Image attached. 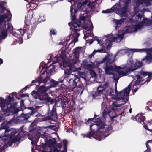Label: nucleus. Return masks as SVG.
I'll return each mask as SVG.
<instances>
[{
    "label": "nucleus",
    "mask_w": 152,
    "mask_h": 152,
    "mask_svg": "<svg viewBox=\"0 0 152 152\" xmlns=\"http://www.w3.org/2000/svg\"><path fill=\"white\" fill-rule=\"evenodd\" d=\"M6 3L5 2L3 1L0 3V8L1 9L0 12L1 13H3L5 10L7 9L4 7V4Z\"/></svg>",
    "instance_id": "37"
},
{
    "label": "nucleus",
    "mask_w": 152,
    "mask_h": 152,
    "mask_svg": "<svg viewBox=\"0 0 152 152\" xmlns=\"http://www.w3.org/2000/svg\"><path fill=\"white\" fill-rule=\"evenodd\" d=\"M147 126H151L152 125V120H150V122H148L147 124Z\"/></svg>",
    "instance_id": "60"
},
{
    "label": "nucleus",
    "mask_w": 152,
    "mask_h": 152,
    "mask_svg": "<svg viewBox=\"0 0 152 152\" xmlns=\"http://www.w3.org/2000/svg\"><path fill=\"white\" fill-rule=\"evenodd\" d=\"M69 26H70V28L72 31L73 32L74 35L77 37H78L80 34L78 32L81 30V21L80 19L76 20L75 22L68 23Z\"/></svg>",
    "instance_id": "11"
},
{
    "label": "nucleus",
    "mask_w": 152,
    "mask_h": 152,
    "mask_svg": "<svg viewBox=\"0 0 152 152\" xmlns=\"http://www.w3.org/2000/svg\"><path fill=\"white\" fill-rule=\"evenodd\" d=\"M36 122L35 121H33L30 125L28 132L31 133L32 132L33 133H35V129L36 128Z\"/></svg>",
    "instance_id": "25"
},
{
    "label": "nucleus",
    "mask_w": 152,
    "mask_h": 152,
    "mask_svg": "<svg viewBox=\"0 0 152 152\" xmlns=\"http://www.w3.org/2000/svg\"><path fill=\"white\" fill-rule=\"evenodd\" d=\"M91 31H90L88 33H87V34H84V39H86V38L90 37L91 36Z\"/></svg>",
    "instance_id": "45"
},
{
    "label": "nucleus",
    "mask_w": 152,
    "mask_h": 152,
    "mask_svg": "<svg viewBox=\"0 0 152 152\" xmlns=\"http://www.w3.org/2000/svg\"><path fill=\"white\" fill-rule=\"evenodd\" d=\"M3 62V60L2 59L0 58V65L2 64Z\"/></svg>",
    "instance_id": "64"
},
{
    "label": "nucleus",
    "mask_w": 152,
    "mask_h": 152,
    "mask_svg": "<svg viewBox=\"0 0 152 152\" xmlns=\"http://www.w3.org/2000/svg\"><path fill=\"white\" fill-rule=\"evenodd\" d=\"M48 120H51V119L48 115L47 116L44 117L42 119V121H46Z\"/></svg>",
    "instance_id": "46"
},
{
    "label": "nucleus",
    "mask_w": 152,
    "mask_h": 152,
    "mask_svg": "<svg viewBox=\"0 0 152 152\" xmlns=\"http://www.w3.org/2000/svg\"><path fill=\"white\" fill-rule=\"evenodd\" d=\"M47 90L46 87L44 86H40L38 89L37 91L41 96L44 98V102L46 103L50 102V104H52L54 103L53 99L50 97H49L48 95L46 93Z\"/></svg>",
    "instance_id": "12"
},
{
    "label": "nucleus",
    "mask_w": 152,
    "mask_h": 152,
    "mask_svg": "<svg viewBox=\"0 0 152 152\" xmlns=\"http://www.w3.org/2000/svg\"><path fill=\"white\" fill-rule=\"evenodd\" d=\"M62 142H61V143H58L57 145V148H59V150H60L61 148V147H62Z\"/></svg>",
    "instance_id": "48"
},
{
    "label": "nucleus",
    "mask_w": 152,
    "mask_h": 152,
    "mask_svg": "<svg viewBox=\"0 0 152 152\" xmlns=\"http://www.w3.org/2000/svg\"><path fill=\"white\" fill-rule=\"evenodd\" d=\"M148 26H150L152 24V20L150 19L149 20L148 23Z\"/></svg>",
    "instance_id": "55"
},
{
    "label": "nucleus",
    "mask_w": 152,
    "mask_h": 152,
    "mask_svg": "<svg viewBox=\"0 0 152 152\" xmlns=\"http://www.w3.org/2000/svg\"><path fill=\"white\" fill-rule=\"evenodd\" d=\"M48 115L51 119V120L53 121H55L56 119L58 118L56 107L55 105L53 106L52 109L51 110H50V108L49 107Z\"/></svg>",
    "instance_id": "15"
},
{
    "label": "nucleus",
    "mask_w": 152,
    "mask_h": 152,
    "mask_svg": "<svg viewBox=\"0 0 152 152\" xmlns=\"http://www.w3.org/2000/svg\"><path fill=\"white\" fill-rule=\"evenodd\" d=\"M103 68L106 74L110 75L113 74V72L115 71L118 72L122 69L120 66H117L114 63V59H111L108 57L107 60L103 66Z\"/></svg>",
    "instance_id": "6"
},
{
    "label": "nucleus",
    "mask_w": 152,
    "mask_h": 152,
    "mask_svg": "<svg viewBox=\"0 0 152 152\" xmlns=\"http://www.w3.org/2000/svg\"><path fill=\"white\" fill-rule=\"evenodd\" d=\"M19 95L20 96V97H25L26 96L28 97L29 96L28 94H19Z\"/></svg>",
    "instance_id": "51"
},
{
    "label": "nucleus",
    "mask_w": 152,
    "mask_h": 152,
    "mask_svg": "<svg viewBox=\"0 0 152 152\" xmlns=\"http://www.w3.org/2000/svg\"><path fill=\"white\" fill-rule=\"evenodd\" d=\"M128 3H127L126 4H124V7L118 11L121 16H123L125 15L128 9Z\"/></svg>",
    "instance_id": "20"
},
{
    "label": "nucleus",
    "mask_w": 152,
    "mask_h": 152,
    "mask_svg": "<svg viewBox=\"0 0 152 152\" xmlns=\"http://www.w3.org/2000/svg\"><path fill=\"white\" fill-rule=\"evenodd\" d=\"M81 50V48L80 47H77L73 50V53L75 56L76 59H77L79 58L80 51Z\"/></svg>",
    "instance_id": "28"
},
{
    "label": "nucleus",
    "mask_w": 152,
    "mask_h": 152,
    "mask_svg": "<svg viewBox=\"0 0 152 152\" xmlns=\"http://www.w3.org/2000/svg\"><path fill=\"white\" fill-rule=\"evenodd\" d=\"M68 144V142L67 140L64 139L63 140V144L64 145V150L61 152H66L67 151V145Z\"/></svg>",
    "instance_id": "35"
},
{
    "label": "nucleus",
    "mask_w": 152,
    "mask_h": 152,
    "mask_svg": "<svg viewBox=\"0 0 152 152\" xmlns=\"http://www.w3.org/2000/svg\"><path fill=\"white\" fill-rule=\"evenodd\" d=\"M34 24L33 26L32 27H31V29L30 30L28 29V31H27V37L28 39L30 38L32 35L34 31L35 30V29L36 28V26L35 24V23H33Z\"/></svg>",
    "instance_id": "21"
},
{
    "label": "nucleus",
    "mask_w": 152,
    "mask_h": 152,
    "mask_svg": "<svg viewBox=\"0 0 152 152\" xmlns=\"http://www.w3.org/2000/svg\"><path fill=\"white\" fill-rule=\"evenodd\" d=\"M150 142H152V140H148L146 142V145L147 149L145 150V151H146L147 152H151L150 147L148 144V143Z\"/></svg>",
    "instance_id": "39"
},
{
    "label": "nucleus",
    "mask_w": 152,
    "mask_h": 152,
    "mask_svg": "<svg viewBox=\"0 0 152 152\" xmlns=\"http://www.w3.org/2000/svg\"><path fill=\"white\" fill-rule=\"evenodd\" d=\"M97 52H100V53H106V51L105 50H104L103 49H98L97 50H95L93 52V53H94V54L97 53Z\"/></svg>",
    "instance_id": "41"
},
{
    "label": "nucleus",
    "mask_w": 152,
    "mask_h": 152,
    "mask_svg": "<svg viewBox=\"0 0 152 152\" xmlns=\"http://www.w3.org/2000/svg\"><path fill=\"white\" fill-rule=\"evenodd\" d=\"M31 94L33 96L35 99H38L40 100H42L44 101V98L42 97L41 96V95H40L38 91H33L31 93Z\"/></svg>",
    "instance_id": "23"
},
{
    "label": "nucleus",
    "mask_w": 152,
    "mask_h": 152,
    "mask_svg": "<svg viewBox=\"0 0 152 152\" xmlns=\"http://www.w3.org/2000/svg\"><path fill=\"white\" fill-rule=\"evenodd\" d=\"M72 6L71 7L70 9V13L71 16L72 17V19L73 22H75L76 19V16L75 15V14L77 12V10L73 9V8L72 7Z\"/></svg>",
    "instance_id": "26"
},
{
    "label": "nucleus",
    "mask_w": 152,
    "mask_h": 152,
    "mask_svg": "<svg viewBox=\"0 0 152 152\" xmlns=\"http://www.w3.org/2000/svg\"><path fill=\"white\" fill-rule=\"evenodd\" d=\"M35 135H37V133H33L31 137H29V138L31 141V143L32 145L36 146L37 142L38 141V138L34 137Z\"/></svg>",
    "instance_id": "24"
},
{
    "label": "nucleus",
    "mask_w": 152,
    "mask_h": 152,
    "mask_svg": "<svg viewBox=\"0 0 152 152\" xmlns=\"http://www.w3.org/2000/svg\"><path fill=\"white\" fill-rule=\"evenodd\" d=\"M135 76L137 78V80L135 81L134 84L133 85V86H136L139 85L140 83V80L141 79L142 77L140 75H136Z\"/></svg>",
    "instance_id": "34"
},
{
    "label": "nucleus",
    "mask_w": 152,
    "mask_h": 152,
    "mask_svg": "<svg viewBox=\"0 0 152 152\" xmlns=\"http://www.w3.org/2000/svg\"><path fill=\"white\" fill-rule=\"evenodd\" d=\"M18 30L19 31L20 34H19L20 37H21V36H23L26 31V30L24 29H18Z\"/></svg>",
    "instance_id": "42"
},
{
    "label": "nucleus",
    "mask_w": 152,
    "mask_h": 152,
    "mask_svg": "<svg viewBox=\"0 0 152 152\" xmlns=\"http://www.w3.org/2000/svg\"><path fill=\"white\" fill-rule=\"evenodd\" d=\"M76 5H77L76 7L78 9L81 8H83L84 7H86L84 11L87 13L90 12L91 13H96L99 11L98 4L96 0L91 1V0H85L82 3L77 2Z\"/></svg>",
    "instance_id": "3"
},
{
    "label": "nucleus",
    "mask_w": 152,
    "mask_h": 152,
    "mask_svg": "<svg viewBox=\"0 0 152 152\" xmlns=\"http://www.w3.org/2000/svg\"><path fill=\"white\" fill-rule=\"evenodd\" d=\"M50 75H47L46 77L43 79L39 77H38V79H36L34 80H33L32 82L31 83L33 84L35 83L36 86H38L40 83H43L45 85L48 84V81L50 82V84L51 87H56L58 86L59 83H62L64 81V80H61L59 79L57 81H56L53 79H52L50 80L49 78L50 76Z\"/></svg>",
    "instance_id": "7"
},
{
    "label": "nucleus",
    "mask_w": 152,
    "mask_h": 152,
    "mask_svg": "<svg viewBox=\"0 0 152 152\" xmlns=\"http://www.w3.org/2000/svg\"><path fill=\"white\" fill-rule=\"evenodd\" d=\"M142 66L141 62H134L133 60L131 59L128 60L127 64L123 69L124 70L119 71L118 74L123 76H126L129 74V72L135 70Z\"/></svg>",
    "instance_id": "4"
},
{
    "label": "nucleus",
    "mask_w": 152,
    "mask_h": 152,
    "mask_svg": "<svg viewBox=\"0 0 152 152\" xmlns=\"http://www.w3.org/2000/svg\"><path fill=\"white\" fill-rule=\"evenodd\" d=\"M114 90L113 88H110V92L109 93V95L110 96H113V95Z\"/></svg>",
    "instance_id": "53"
},
{
    "label": "nucleus",
    "mask_w": 152,
    "mask_h": 152,
    "mask_svg": "<svg viewBox=\"0 0 152 152\" xmlns=\"http://www.w3.org/2000/svg\"><path fill=\"white\" fill-rule=\"evenodd\" d=\"M23 128V126L20 127L18 133L16 131L12 132L9 128H7L5 129H2L3 130L5 129L3 136L4 137L7 136L10 138V140L7 142V145L10 146L13 143L19 141L21 138H23L24 136L27 135L29 136L30 133H28V132L24 131Z\"/></svg>",
    "instance_id": "2"
},
{
    "label": "nucleus",
    "mask_w": 152,
    "mask_h": 152,
    "mask_svg": "<svg viewBox=\"0 0 152 152\" xmlns=\"http://www.w3.org/2000/svg\"><path fill=\"white\" fill-rule=\"evenodd\" d=\"M61 67L65 70L71 69V65L70 63L66 60H63L62 63L60 64Z\"/></svg>",
    "instance_id": "17"
},
{
    "label": "nucleus",
    "mask_w": 152,
    "mask_h": 152,
    "mask_svg": "<svg viewBox=\"0 0 152 152\" xmlns=\"http://www.w3.org/2000/svg\"><path fill=\"white\" fill-rule=\"evenodd\" d=\"M91 74L92 75H94L95 76L96 75L95 72L93 70L91 72Z\"/></svg>",
    "instance_id": "59"
},
{
    "label": "nucleus",
    "mask_w": 152,
    "mask_h": 152,
    "mask_svg": "<svg viewBox=\"0 0 152 152\" xmlns=\"http://www.w3.org/2000/svg\"><path fill=\"white\" fill-rule=\"evenodd\" d=\"M26 90H25L24 89V88H23L21 89V90L19 92H18V94H20V93H22L24 91Z\"/></svg>",
    "instance_id": "62"
},
{
    "label": "nucleus",
    "mask_w": 152,
    "mask_h": 152,
    "mask_svg": "<svg viewBox=\"0 0 152 152\" xmlns=\"http://www.w3.org/2000/svg\"><path fill=\"white\" fill-rule=\"evenodd\" d=\"M149 20L147 18H144L142 20V22L145 25L148 26V23Z\"/></svg>",
    "instance_id": "44"
},
{
    "label": "nucleus",
    "mask_w": 152,
    "mask_h": 152,
    "mask_svg": "<svg viewBox=\"0 0 152 152\" xmlns=\"http://www.w3.org/2000/svg\"><path fill=\"white\" fill-rule=\"evenodd\" d=\"M48 143L49 146H54L57 144V142L55 139H49Z\"/></svg>",
    "instance_id": "31"
},
{
    "label": "nucleus",
    "mask_w": 152,
    "mask_h": 152,
    "mask_svg": "<svg viewBox=\"0 0 152 152\" xmlns=\"http://www.w3.org/2000/svg\"><path fill=\"white\" fill-rule=\"evenodd\" d=\"M92 65L91 64H88L87 65V67L88 68L91 69V68Z\"/></svg>",
    "instance_id": "61"
},
{
    "label": "nucleus",
    "mask_w": 152,
    "mask_h": 152,
    "mask_svg": "<svg viewBox=\"0 0 152 152\" xmlns=\"http://www.w3.org/2000/svg\"><path fill=\"white\" fill-rule=\"evenodd\" d=\"M145 61V64H149L152 62V56L147 55L145 58L142 60V61Z\"/></svg>",
    "instance_id": "29"
},
{
    "label": "nucleus",
    "mask_w": 152,
    "mask_h": 152,
    "mask_svg": "<svg viewBox=\"0 0 152 152\" xmlns=\"http://www.w3.org/2000/svg\"><path fill=\"white\" fill-rule=\"evenodd\" d=\"M80 78L75 77L73 80V82L72 84L70 86V88L72 89H73L76 88L77 86V82L80 81Z\"/></svg>",
    "instance_id": "30"
},
{
    "label": "nucleus",
    "mask_w": 152,
    "mask_h": 152,
    "mask_svg": "<svg viewBox=\"0 0 152 152\" xmlns=\"http://www.w3.org/2000/svg\"><path fill=\"white\" fill-rule=\"evenodd\" d=\"M80 19L81 20L84 21L86 20V18L84 16H81L80 17Z\"/></svg>",
    "instance_id": "52"
},
{
    "label": "nucleus",
    "mask_w": 152,
    "mask_h": 152,
    "mask_svg": "<svg viewBox=\"0 0 152 152\" xmlns=\"http://www.w3.org/2000/svg\"><path fill=\"white\" fill-rule=\"evenodd\" d=\"M99 117L98 115H96L95 114L94 115L93 118H89L87 121L86 122L87 124H89L90 123H92L93 122H95V121H97L96 117Z\"/></svg>",
    "instance_id": "33"
},
{
    "label": "nucleus",
    "mask_w": 152,
    "mask_h": 152,
    "mask_svg": "<svg viewBox=\"0 0 152 152\" xmlns=\"http://www.w3.org/2000/svg\"><path fill=\"white\" fill-rule=\"evenodd\" d=\"M95 122L96 124L90 125L89 131L85 135L86 137L91 138V137H93L94 135L95 132L99 131L105 128V133L107 134H104V139L111 134V132L110 133V132L113 129L111 126L107 125L104 121H102L101 118H97V121H95Z\"/></svg>",
    "instance_id": "1"
},
{
    "label": "nucleus",
    "mask_w": 152,
    "mask_h": 152,
    "mask_svg": "<svg viewBox=\"0 0 152 152\" xmlns=\"http://www.w3.org/2000/svg\"><path fill=\"white\" fill-rule=\"evenodd\" d=\"M17 94L15 92H13L10 94L9 96H7L4 101V99L1 97H0V107H1L2 114L4 113V111L5 110L7 107H5L6 104H8L9 105L11 102H13L15 99L13 96H15V97L18 99H20V97L17 96Z\"/></svg>",
    "instance_id": "8"
},
{
    "label": "nucleus",
    "mask_w": 152,
    "mask_h": 152,
    "mask_svg": "<svg viewBox=\"0 0 152 152\" xmlns=\"http://www.w3.org/2000/svg\"><path fill=\"white\" fill-rule=\"evenodd\" d=\"M125 31L127 33H132L135 31L134 26H128L126 28Z\"/></svg>",
    "instance_id": "38"
},
{
    "label": "nucleus",
    "mask_w": 152,
    "mask_h": 152,
    "mask_svg": "<svg viewBox=\"0 0 152 152\" xmlns=\"http://www.w3.org/2000/svg\"><path fill=\"white\" fill-rule=\"evenodd\" d=\"M105 90L103 87L102 85L99 86L97 88L96 91L93 94L94 97H96L98 96H101V95L105 94L106 92Z\"/></svg>",
    "instance_id": "16"
},
{
    "label": "nucleus",
    "mask_w": 152,
    "mask_h": 152,
    "mask_svg": "<svg viewBox=\"0 0 152 152\" xmlns=\"http://www.w3.org/2000/svg\"><path fill=\"white\" fill-rule=\"evenodd\" d=\"M17 104V102H15L13 103L11 102L9 105L6 104L5 107H7V108L5 109V110L4 111V113H2V114L5 116L17 113L20 110L18 108H15Z\"/></svg>",
    "instance_id": "10"
},
{
    "label": "nucleus",
    "mask_w": 152,
    "mask_h": 152,
    "mask_svg": "<svg viewBox=\"0 0 152 152\" xmlns=\"http://www.w3.org/2000/svg\"><path fill=\"white\" fill-rule=\"evenodd\" d=\"M147 104L150 106H152V102L151 101H148L147 102Z\"/></svg>",
    "instance_id": "58"
},
{
    "label": "nucleus",
    "mask_w": 152,
    "mask_h": 152,
    "mask_svg": "<svg viewBox=\"0 0 152 152\" xmlns=\"http://www.w3.org/2000/svg\"><path fill=\"white\" fill-rule=\"evenodd\" d=\"M44 67H46V69H47V71L48 72H47V75H49L51 74V73L54 70L55 67V66L53 65L52 64H51L48 67L47 65L46 64H45Z\"/></svg>",
    "instance_id": "19"
},
{
    "label": "nucleus",
    "mask_w": 152,
    "mask_h": 152,
    "mask_svg": "<svg viewBox=\"0 0 152 152\" xmlns=\"http://www.w3.org/2000/svg\"><path fill=\"white\" fill-rule=\"evenodd\" d=\"M134 30H135V31H137V30L140 29L141 28L142 26L141 25H140L139 24H136L135 26H134Z\"/></svg>",
    "instance_id": "43"
},
{
    "label": "nucleus",
    "mask_w": 152,
    "mask_h": 152,
    "mask_svg": "<svg viewBox=\"0 0 152 152\" xmlns=\"http://www.w3.org/2000/svg\"><path fill=\"white\" fill-rule=\"evenodd\" d=\"M93 28V26L91 22H89V26H88V25L85 26L84 27V29L88 31H90L91 29Z\"/></svg>",
    "instance_id": "36"
},
{
    "label": "nucleus",
    "mask_w": 152,
    "mask_h": 152,
    "mask_svg": "<svg viewBox=\"0 0 152 152\" xmlns=\"http://www.w3.org/2000/svg\"><path fill=\"white\" fill-rule=\"evenodd\" d=\"M72 35H73V37H76V38H75L74 39V40L75 41V42H76L77 41V38L78 37H76L75 35H74V34H73V32H72Z\"/></svg>",
    "instance_id": "57"
},
{
    "label": "nucleus",
    "mask_w": 152,
    "mask_h": 152,
    "mask_svg": "<svg viewBox=\"0 0 152 152\" xmlns=\"http://www.w3.org/2000/svg\"><path fill=\"white\" fill-rule=\"evenodd\" d=\"M60 150L58 149V148H54L53 152H59Z\"/></svg>",
    "instance_id": "54"
},
{
    "label": "nucleus",
    "mask_w": 152,
    "mask_h": 152,
    "mask_svg": "<svg viewBox=\"0 0 152 152\" xmlns=\"http://www.w3.org/2000/svg\"><path fill=\"white\" fill-rule=\"evenodd\" d=\"M134 118L136 121L139 123L142 122L143 124V127L145 129L149 131L152 132V129H148L147 126V125H146V124L144 122V121L145 119V117L143 116L142 114H138L135 116Z\"/></svg>",
    "instance_id": "14"
},
{
    "label": "nucleus",
    "mask_w": 152,
    "mask_h": 152,
    "mask_svg": "<svg viewBox=\"0 0 152 152\" xmlns=\"http://www.w3.org/2000/svg\"><path fill=\"white\" fill-rule=\"evenodd\" d=\"M138 73L139 75H142L143 76H148V77L152 79V72L141 70L138 72Z\"/></svg>",
    "instance_id": "27"
},
{
    "label": "nucleus",
    "mask_w": 152,
    "mask_h": 152,
    "mask_svg": "<svg viewBox=\"0 0 152 152\" xmlns=\"http://www.w3.org/2000/svg\"><path fill=\"white\" fill-rule=\"evenodd\" d=\"M62 142H61V143H58L57 145V148H59V150H60L61 148V147H62Z\"/></svg>",
    "instance_id": "49"
},
{
    "label": "nucleus",
    "mask_w": 152,
    "mask_h": 152,
    "mask_svg": "<svg viewBox=\"0 0 152 152\" xmlns=\"http://www.w3.org/2000/svg\"><path fill=\"white\" fill-rule=\"evenodd\" d=\"M140 87V86L139 87H137L133 91V93H134V92H137Z\"/></svg>",
    "instance_id": "56"
},
{
    "label": "nucleus",
    "mask_w": 152,
    "mask_h": 152,
    "mask_svg": "<svg viewBox=\"0 0 152 152\" xmlns=\"http://www.w3.org/2000/svg\"><path fill=\"white\" fill-rule=\"evenodd\" d=\"M150 0H136L134 1L133 5L134 11L136 13L140 11L139 7L141 5H142L143 4H146L147 5H150Z\"/></svg>",
    "instance_id": "13"
},
{
    "label": "nucleus",
    "mask_w": 152,
    "mask_h": 152,
    "mask_svg": "<svg viewBox=\"0 0 152 152\" xmlns=\"http://www.w3.org/2000/svg\"><path fill=\"white\" fill-rule=\"evenodd\" d=\"M50 34L51 35H56V30L52 28L50 30Z\"/></svg>",
    "instance_id": "47"
},
{
    "label": "nucleus",
    "mask_w": 152,
    "mask_h": 152,
    "mask_svg": "<svg viewBox=\"0 0 152 152\" xmlns=\"http://www.w3.org/2000/svg\"><path fill=\"white\" fill-rule=\"evenodd\" d=\"M130 84H129L127 87L125 88L124 90L120 91L119 92L117 91V88L116 86L115 91V94H119L123 96L121 97H119V99L123 100L122 101L123 103L119 104H116L114 103H113L112 105H110V108L112 110H115L117 108H116L120 107V106L126 104L129 100V97L128 96L129 94L130 89Z\"/></svg>",
    "instance_id": "5"
},
{
    "label": "nucleus",
    "mask_w": 152,
    "mask_h": 152,
    "mask_svg": "<svg viewBox=\"0 0 152 152\" xmlns=\"http://www.w3.org/2000/svg\"><path fill=\"white\" fill-rule=\"evenodd\" d=\"M109 56H110V54H108L105 56L102 59L101 61H95V62L94 63L93 65L94 66V67H95L99 66L100 64H103L105 62L106 63Z\"/></svg>",
    "instance_id": "18"
},
{
    "label": "nucleus",
    "mask_w": 152,
    "mask_h": 152,
    "mask_svg": "<svg viewBox=\"0 0 152 152\" xmlns=\"http://www.w3.org/2000/svg\"><path fill=\"white\" fill-rule=\"evenodd\" d=\"M118 10V8L116 7L113 6L112 8L110 9H108L106 10H103L102 11V13H110L113 12H117Z\"/></svg>",
    "instance_id": "22"
},
{
    "label": "nucleus",
    "mask_w": 152,
    "mask_h": 152,
    "mask_svg": "<svg viewBox=\"0 0 152 152\" xmlns=\"http://www.w3.org/2000/svg\"><path fill=\"white\" fill-rule=\"evenodd\" d=\"M109 86V83H106L103 85H102L103 87L104 88V89L106 91V89Z\"/></svg>",
    "instance_id": "50"
},
{
    "label": "nucleus",
    "mask_w": 152,
    "mask_h": 152,
    "mask_svg": "<svg viewBox=\"0 0 152 152\" xmlns=\"http://www.w3.org/2000/svg\"><path fill=\"white\" fill-rule=\"evenodd\" d=\"M24 102V101L23 100L21 99L20 100V108L22 110L26 109L27 110H29L30 111L26 114H24V116H21L20 118V120L22 121L23 123L26 121L31 115H34L37 112V110L33 107H25Z\"/></svg>",
    "instance_id": "9"
},
{
    "label": "nucleus",
    "mask_w": 152,
    "mask_h": 152,
    "mask_svg": "<svg viewBox=\"0 0 152 152\" xmlns=\"http://www.w3.org/2000/svg\"><path fill=\"white\" fill-rule=\"evenodd\" d=\"M94 53H93V52L92 53V54H91V55H90L89 56H88V58H91V57H92V56H94Z\"/></svg>",
    "instance_id": "63"
},
{
    "label": "nucleus",
    "mask_w": 152,
    "mask_h": 152,
    "mask_svg": "<svg viewBox=\"0 0 152 152\" xmlns=\"http://www.w3.org/2000/svg\"><path fill=\"white\" fill-rule=\"evenodd\" d=\"M131 50H133V52H146V51H149L150 50V49L147 48H143V49H131Z\"/></svg>",
    "instance_id": "32"
},
{
    "label": "nucleus",
    "mask_w": 152,
    "mask_h": 152,
    "mask_svg": "<svg viewBox=\"0 0 152 152\" xmlns=\"http://www.w3.org/2000/svg\"><path fill=\"white\" fill-rule=\"evenodd\" d=\"M124 18H122L120 20H116L115 23L116 25L121 24L124 22Z\"/></svg>",
    "instance_id": "40"
}]
</instances>
